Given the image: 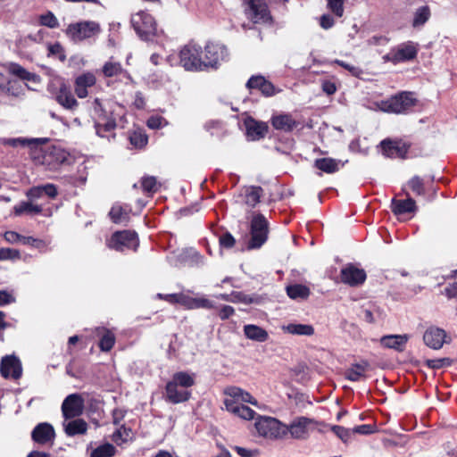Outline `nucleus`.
I'll use <instances>...</instances> for the list:
<instances>
[{
    "label": "nucleus",
    "instance_id": "nucleus-1",
    "mask_svg": "<svg viewBox=\"0 0 457 457\" xmlns=\"http://www.w3.org/2000/svg\"><path fill=\"white\" fill-rule=\"evenodd\" d=\"M30 154L36 164L44 165L51 170H56L64 163L69 156L62 148L50 145L36 146Z\"/></svg>",
    "mask_w": 457,
    "mask_h": 457
},
{
    "label": "nucleus",
    "instance_id": "nucleus-2",
    "mask_svg": "<svg viewBox=\"0 0 457 457\" xmlns=\"http://www.w3.org/2000/svg\"><path fill=\"white\" fill-rule=\"evenodd\" d=\"M101 26L98 22L95 21H81L69 24L64 33L70 41L78 44L96 38L101 33Z\"/></svg>",
    "mask_w": 457,
    "mask_h": 457
},
{
    "label": "nucleus",
    "instance_id": "nucleus-3",
    "mask_svg": "<svg viewBox=\"0 0 457 457\" xmlns=\"http://www.w3.org/2000/svg\"><path fill=\"white\" fill-rule=\"evenodd\" d=\"M316 421L307 417H296L289 424L283 423V438L288 436L293 439H307L312 431L315 429Z\"/></svg>",
    "mask_w": 457,
    "mask_h": 457
},
{
    "label": "nucleus",
    "instance_id": "nucleus-4",
    "mask_svg": "<svg viewBox=\"0 0 457 457\" xmlns=\"http://www.w3.org/2000/svg\"><path fill=\"white\" fill-rule=\"evenodd\" d=\"M415 105V99L411 93L403 92L389 99L377 103L378 108L385 112L403 113Z\"/></svg>",
    "mask_w": 457,
    "mask_h": 457
},
{
    "label": "nucleus",
    "instance_id": "nucleus-5",
    "mask_svg": "<svg viewBox=\"0 0 457 457\" xmlns=\"http://www.w3.org/2000/svg\"><path fill=\"white\" fill-rule=\"evenodd\" d=\"M224 395L223 403L226 411L229 413L231 409H237L245 403H250L254 406L258 405L257 400L250 393L237 386L226 387L224 389Z\"/></svg>",
    "mask_w": 457,
    "mask_h": 457
},
{
    "label": "nucleus",
    "instance_id": "nucleus-6",
    "mask_svg": "<svg viewBox=\"0 0 457 457\" xmlns=\"http://www.w3.org/2000/svg\"><path fill=\"white\" fill-rule=\"evenodd\" d=\"M179 62L187 71H203V50L198 45L189 43L180 50Z\"/></svg>",
    "mask_w": 457,
    "mask_h": 457
},
{
    "label": "nucleus",
    "instance_id": "nucleus-7",
    "mask_svg": "<svg viewBox=\"0 0 457 457\" xmlns=\"http://www.w3.org/2000/svg\"><path fill=\"white\" fill-rule=\"evenodd\" d=\"M254 427L258 434L263 437L270 439L283 438V423L275 418L259 416L256 418Z\"/></svg>",
    "mask_w": 457,
    "mask_h": 457
},
{
    "label": "nucleus",
    "instance_id": "nucleus-8",
    "mask_svg": "<svg viewBox=\"0 0 457 457\" xmlns=\"http://www.w3.org/2000/svg\"><path fill=\"white\" fill-rule=\"evenodd\" d=\"M419 46L412 41H407L400 44L396 47L383 56L385 62H390L395 64L411 61L417 56Z\"/></svg>",
    "mask_w": 457,
    "mask_h": 457
},
{
    "label": "nucleus",
    "instance_id": "nucleus-9",
    "mask_svg": "<svg viewBox=\"0 0 457 457\" xmlns=\"http://www.w3.org/2000/svg\"><path fill=\"white\" fill-rule=\"evenodd\" d=\"M131 24L137 34L144 40H148L156 31L154 17L145 12L135 13L131 17Z\"/></svg>",
    "mask_w": 457,
    "mask_h": 457
},
{
    "label": "nucleus",
    "instance_id": "nucleus-10",
    "mask_svg": "<svg viewBox=\"0 0 457 457\" xmlns=\"http://www.w3.org/2000/svg\"><path fill=\"white\" fill-rule=\"evenodd\" d=\"M269 224L262 214L253 216L251 222V240L248 247L250 249L261 247L267 240Z\"/></svg>",
    "mask_w": 457,
    "mask_h": 457
},
{
    "label": "nucleus",
    "instance_id": "nucleus-11",
    "mask_svg": "<svg viewBox=\"0 0 457 457\" xmlns=\"http://www.w3.org/2000/svg\"><path fill=\"white\" fill-rule=\"evenodd\" d=\"M107 245L109 248L119 252H124L126 250L136 251L139 242L135 232L123 230L115 232L108 241Z\"/></svg>",
    "mask_w": 457,
    "mask_h": 457
},
{
    "label": "nucleus",
    "instance_id": "nucleus-12",
    "mask_svg": "<svg viewBox=\"0 0 457 457\" xmlns=\"http://www.w3.org/2000/svg\"><path fill=\"white\" fill-rule=\"evenodd\" d=\"M228 57V50L224 45L209 42L203 51L204 70L216 68L220 62Z\"/></svg>",
    "mask_w": 457,
    "mask_h": 457
},
{
    "label": "nucleus",
    "instance_id": "nucleus-13",
    "mask_svg": "<svg viewBox=\"0 0 457 457\" xmlns=\"http://www.w3.org/2000/svg\"><path fill=\"white\" fill-rule=\"evenodd\" d=\"M382 154L388 158H407L411 144L403 139L386 138L380 142Z\"/></svg>",
    "mask_w": 457,
    "mask_h": 457
},
{
    "label": "nucleus",
    "instance_id": "nucleus-14",
    "mask_svg": "<svg viewBox=\"0 0 457 457\" xmlns=\"http://www.w3.org/2000/svg\"><path fill=\"white\" fill-rule=\"evenodd\" d=\"M114 109H110V115L107 114L106 110H102L96 121L95 128L96 134L101 137L110 139L114 137V129H116V119L113 117Z\"/></svg>",
    "mask_w": 457,
    "mask_h": 457
},
{
    "label": "nucleus",
    "instance_id": "nucleus-15",
    "mask_svg": "<svg viewBox=\"0 0 457 457\" xmlns=\"http://www.w3.org/2000/svg\"><path fill=\"white\" fill-rule=\"evenodd\" d=\"M84 398L79 394H71L66 396L62 403V413L64 420H71L80 416L84 410Z\"/></svg>",
    "mask_w": 457,
    "mask_h": 457
},
{
    "label": "nucleus",
    "instance_id": "nucleus-16",
    "mask_svg": "<svg viewBox=\"0 0 457 457\" xmlns=\"http://www.w3.org/2000/svg\"><path fill=\"white\" fill-rule=\"evenodd\" d=\"M53 87H55L54 98L56 102L67 110H74L79 103L72 95L70 87L62 80L59 79Z\"/></svg>",
    "mask_w": 457,
    "mask_h": 457
},
{
    "label": "nucleus",
    "instance_id": "nucleus-17",
    "mask_svg": "<svg viewBox=\"0 0 457 457\" xmlns=\"http://www.w3.org/2000/svg\"><path fill=\"white\" fill-rule=\"evenodd\" d=\"M249 5L246 12L248 18L254 23H270L271 16L263 0H245Z\"/></svg>",
    "mask_w": 457,
    "mask_h": 457
},
{
    "label": "nucleus",
    "instance_id": "nucleus-18",
    "mask_svg": "<svg viewBox=\"0 0 457 457\" xmlns=\"http://www.w3.org/2000/svg\"><path fill=\"white\" fill-rule=\"evenodd\" d=\"M366 272L364 270L357 266L348 263L344 266L340 271L341 282L350 287H358L362 285L366 280Z\"/></svg>",
    "mask_w": 457,
    "mask_h": 457
},
{
    "label": "nucleus",
    "instance_id": "nucleus-19",
    "mask_svg": "<svg viewBox=\"0 0 457 457\" xmlns=\"http://www.w3.org/2000/svg\"><path fill=\"white\" fill-rule=\"evenodd\" d=\"M0 372L4 378H20L22 374V368L20 360L13 355L3 357L0 364Z\"/></svg>",
    "mask_w": 457,
    "mask_h": 457
},
{
    "label": "nucleus",
    "instance_id": "nucleus-20",
    "mask_svg": "<svg viewBox=\"0 0 457 457\" xmlns=\"http://www.w3.org/2000/svg\"><path fill=\"white\" fill-rule=\"evenodd\" d=\"M31 438L38 445H53L55 438L54 427L47 422L37 424L31 432Z\"/></svg>",
    "mask_w": 457,
    "mask_h": 457
},
{
    "label": "nucleus",
    "instance_id": "nucleus-21",
    "mask_svg": "<svg viewBox=\"0 0 457 457\" xmlns=\"http://www.w3.org/2000/svg\"><path fill=\"white\" fill-rule=\"evenodd\" d=\"M446 338V332L437 327L428 328L423 336V340L428 347L438 350L443 347Z\"/></svg>",
    "mask_w": 457,
    "mask_h": 457
},
{
    "label": "nucleus",
    "instance_id": "nucleus-22",
    "mask_svg": "<svg viewBox=\"0 0 457 457\" xmlns=\"http://www.w3.org/2000/svg\"><path fill=\"white\" fill-rule=\"evenodd\" d=\"M270 123L275 129L284 132H291L299 125L290 113L275 114L271 117Z\"/></svg>",
    "mask_w": 457,
    "mask_h": 457
},
{
    "label": "nucleus",
    "instance_id": "nucleus-23",
    "mask_svg": "<svg viewBox=\"0 0 457 457\" xmlns=\"http://www.w3.org/2000/svg\"><path fill=\"white\" fill-rule=\"evenodd\" d=\"M96 78L92 72H85L76 78L74 83L75 94L79 98H86L88 95L87 88L93 87Z\"/></svg>",
    "mask_w": 457,
    "mask_h": 457
},
{
    "label": "nucleus",
    "instance_id": "nucleus-24",
    "mask_svg": "<svg viewBox=\"0 0 457 457\" xmlns=\"http://www.w3.org/2000/svg\"><path fill=\"white\" fill-rule=\"evenodd\" d=\"M165 391L167 401L175 404L184 403L187 401L191 396L189 390L182 388L170 381L166 385Z\"/></svg>",
    "mask_w": 457,
    "mask_h": 457
},
{
    "label": "nucleus",
    "instance_id": "nucleus-25",
    "mask_svg": "<svg viewBox=\"0 0 457 457\" xmlns=\"http://www.w3.org/2000/svg\"><path fill=\"white\" fill-rule=\"evenodd\" d=\"M62 427L68 436H75L87 433L88 425L83 419L64 420Z\"/></svg>",
    "mask_w": 457,
    "mask_h": 457
},
{
    "label": "nucleus",
    "instance_id": "nucleus-26",
    "mask_svg": "<svg viewBox=\"0 0 457 457\" xmlns=\"http://www.w3.org/2000/svg\"><path fill=\"white\" fill-rule=\"evenodd\" d=\"M391 210L395 215L399 216L415 212L417 206L415 201L411 197L403 200L394 198L391 202Z\"/></svg>",
    "mask_w": 457,
    "mask_h": 457
},
{
    "label": "nucleus",
    "instance_id": "nucleus-27",
    "mask_svg": "<svg viewBox=\"0 0 457 457\" xmlns=\"http://www.w3.org/2000/svg\"><path fill=\"white\" fill-rule=\"evenodd\" d=\"M409 340L408 335H387L380 339L381 345L386 348L394 349L399 352L403 351Z\"/></svg>",
    "mask_w": 457,
    "mask_h": 457
},
{
    "label": "nucleus",
    "instance_id": "nucleus-28",
    "mask_svg": "<svg viewBox=\"0 0 457 457\" xmlns=\"http://www.w3.org/2000/svg\"><path fill=\"white\" fill-rule=\"evenodd\" d=\"M247 136L253 140H257L265 136L268 131V126L264 122H259L253 119L245 120Z\"/></svg>",
    "mask_w": 457,
    "mask_h": 457
},
{
    "label": "nucleus",
    "instance_id": "nucleus-29",
    "mask_svg": "<svg viewBox=\"0 0 457 457\" xmlns=\"http://www.w3.org/2000/svg\"><path fill=\"white\" fill-rule=\"evenodd\" d=\"M369 364L367 362L362 363H355L353 364L350 368H348L345 372V377L346 379L353 382L361 381L365 379L366 371L368 370Z\"/></svg>",
    "mask_w": 457,
    "mask_h": 457
},
{
    "label": "nucleus",
    "instance_id": "nucleus-30",
    "mask_svg": "<svg viewBox=\"0 0 457 457\" xmlns=\"http://www.w3.org/2000/svg\"><path fill=\"white\" fill-rule=\"evenodd\" d=\"M262 194V188L261 187L251 186L244 188L241 196L246 205L254 207L260 202Z\"/></svg>",
    "mask_w": 457,
    "mask_h": 457
},
{
    "label": "nucleus",
    "instance_id": "nucleus-31",
    "mask_svg": "<svg viewBox=\"0 0 457 457\" xmlns=\"http://www.w3.org/2000/svg\"><path fill=\"white\" fill-rule=\"evenodd\" d=\"M282 330L286 333L296 336H312L314 328L310 324L289 323L282 326Z\"/></svg>",
    "mask_w": 457,
    "mask_h": 457
},
{
    "label": "nucleus",
    "instance_id": "nucleus-32",
    "mask_svg": "<svg viewBox=\"0 0 457 457\" xmlns=\"http://www.w3.org/2000/svg\"><path fill=\"white\" fill-rule=\"evenodd\" d=\"M244 333L248 339L260 343L265 342L269 337V334L265 329L253 324L245 325L244 327Z\"/></svg>",
    "mask_w": 457,
    "mask_h": 457
},
{
    "label": "nucleus",
    "instance_id": "nucleus-33",
    "mask_svg": "<svg viewBox=\"0 0 457 457\" xmlns=\"http://www.w3.org/2000/svg\"><path fill=\"white\" fill-rule=\"evenodd\" d=\"M129 212L130 209L128 207H123L119 204H115L112 205L109 215L112 220L115 223H126L129 220Z\"/></svg>",
    "mask_w": 457,
    "mask_h": 457
},
{
    "label": "nucleus",
    "instance_id": "nucleus-34",
    "mask_svg": "<svg viewBox=\"0 0 457 457\" xmlns=\"http://www.w3.org/2000/svg\"><path fill=\"white\" fill-rule=\"evenodd\" d=\"M8 71L22 80L37 82L38 76L29 72L18 63L12 62L8 65Z\"/></svg>",
    "mask_w": 457,
    "mask_h": 457
},
{
    "label": "nucleus",
    "instance_id": "nucleus-35",
    "mask_svg": "<svg viewBox=\"0 0 457 457\" xmlns=\"http://www.w3.org/2000/svg\"><path fill=\"white\" fill-rule=\"evenodd\" d=\"M170 382L188 390L195 385V375L184 371L176 372Z\"/></svg>",
    "mask_w": 457,
    "mask_h": 457
},
{
    "label": "nucleus",
    "instance_id": "nucleus-36",
    "mask_svg": "<svg viewBox=\"0 0 457 457\" xmlns=\"http://www.w3.org/2000/svg\"><path fill=\"white\" fill-rule=\"evenodd\" d=\"M14 214L21 216L22 214H38L42 212V207L32 202H21L13 207Z\"/></svg>",
    "mask_w": 457,
    "mask_h": 457
},
{
    "label": "nucleus",
    "instance_id": "nucleus-37",
    "mask_svg": "<svg viewBox=\"0 0 457 457\" xmlns=\"http://www.w3.org/2000/svg\"><path fill=\"white\" fill-rule=\"evenodd\" d=\"M287 295L294 300L307 299L310 295V289L306 286L301 284H295L287 287Z\"/></svg>",
    "mask_w": 457,
    "mask_h": 457
},
{
    "label": "nucleus",
    "instance_id": "nucleus-38",
    "mask_svg": "<svg viewBox=\"0 0 457 457\" xmlns=\"http://www.w3.org/2000/svg\"><path fill=\"white\" fill-rule=\"evenodd\" d=\"M97 332L101 335V339L99 342V347L104 352L110 351L115 343V336L114 334L105 328H97Z\"/></svg>",
    "mask_w": 457,
    "mask_h": 457
},
{
    "label": "nucleus",
    "instance_id": "nucleus-39",
    "mask_svg": "<svg viewBox=\"0 0 457 457\" xmlns=\"http://www.w3.org/2000/svg\"><path fill=\"white\" fill-rule=\"evenodd\" d=\"M315 167L326 173H334L339 169V161L332 158H320L315 161Z\"/></svg>",
    "mask_w": 457,
    "mask_h": 457
},
{
    "label": "nucleus",
    "instance_id": "nucleus-40",
    "mask_svg": "<svg viewBox=\"0 0 457 457\" xmlns=\"http://www.w3.org/2000/svg\"><path fill=\"white\" fill-rule=\"evenodd\" d=\"M116 452V447L113 445L106 443L93 449L90 457H112Z\"/></svg>",
    "mask_w": 457,
    "mask_h": 457
},
{
    "label": "nucleus",
    "instance_id": "nucleus-41",
    "mask_svg": "<svg viewBox=\"0 0 457 457\" xmlns=\"http://www.w3.org/2000/svg\"><path fill=\"white\" fill-rule=\"evenodd\" d=\"M430 17V10L428 6H421L418 8L414 13L412 26L414 28L423 26Z\"/></svg>",
    "mask_w": 457,
    "mask_h": 457
},
{
    "label": "nucleus",
    "instance_id": "nucleus-42",
    "mask_svg": "<svg viewBox=\"0 0 457 457\" xmlns=\"http://www.w3.org/2000/svg\"><path fill=\"white\" fill-rule=\"evenodd\" d=\"M231 303L251 304L260 303V299L258 296L255 295H248L244 294L243 292L234 291L231 293Z\"/></svg>",
    "mask_w": 457,
    "mask_h": 457
},
{
    "label": "nucleus",
    "instance_id": "nucleus-43",
    "mask_svg": "<svg viewBox=\"0 0 457 457\" xmlns=\"http://www.w3.org/2000/svg\"><path fill=\"white\" fill-rule=\"evenodd\" d=\"M230 413L244 420H252L256 415V412L245 404L240 405L237 409H231Z\"/></svg>",
    "mask_w": 457,
    "mask_h": 457
},
{
    "label": "nucleus",
    "instance_id": "nucleus-44",
    "mask_svg": "<svg viewBox=\"0 0 457 457\" xmlns=\"http://www.w3.org/2000/svg\"><path fill=\"white\" fill-rule=\"evenodd\" d=\"M124 72L120 62L109 61L103 66V73L105 77H114Z\"/></svg>",
    "mask_w": 457,
    "mask_h": 457
},
{
    "label": "nucleus",
    "instance_id": "nucleus-45",
    "mask_svg": "<svg viewBox=\"0 0 457 457\" xmlns=\"http://www.w3.org/2000/svg\"><path fill=\"white\" fill-rule=\"evenodd\" d=\"M141 187L143 191L147 194H154L159 189V183L155 177L145 176L141 179Z\"/></svg>",
    "mask_w": 457,
    "mask_h": 457
},
{
    "label": "nucleus",
    "instance_id": "nucleus-46",
    "mask_svg": "<svg viewBox=\"0 0 457 457\" xmlns=\"http://www.w3.org/2000/svg\"><path fill=\"white\" fill-rule=\"evenodd\" d=\"M346 0H327L328 9L337 17L341 18L345 12V3Z\"/></svg>",
    "mask_w": 457,
    "mask_h": 457
},
{
    "label": "nucleus",
    "instance_id": "nucleus-47",
    "mask_svg": "<svg viewBox=\"0 0 457 457\" xmlns=\"http://www.w3.org/2000/svg\"><path fill=\"white\" fill-rule=\"evenodd\" d=\"M39 23L40 25L50 29H55L59 27V21L52 12H47L46 13L40 15Z\"/></svg>",
    "mask_w": 457,
    "mask_h": 457
},
{
    "label": "nucleus",
    "instance_id": "nucleus-48",
    "mask_svg": "<svg viewBox=\"0 0 457 457\" xmlns=\"http://www.w3.org/2000/svg\"><path fill=\"white\" fill-rule=\"evenodd\" d=\"M47 49H48L49 56L54 55V56H57L60 61H62V62L65 61L66 54H65L62 46L59 42H56L54 44H49L47 46Z\"/></svg>",
    "mask_w": 457,
    "mask_h": 457
},
{
    "label": "nucleus",
    "instance_id": "nucleus-49",
    "mask_svg": "<svg viewBox=\"0 0 457 457\" xmlns=\"http://www.w3.org/2000/svg\"><path fill=\"white\" fill-rule=\"evenodd\" d=\"M411 189L417 195H421L425 193L424 183L421 178L414 176L408 182Z\"/></svg>",
    "mask_w": 457,
    "mask_h": 457
},
{
    "label": "nucleus",
    "instance_id": "nucleus-50",
    "mask_svg": "<svg viewBox=\"0 0 457 457\" xmlns=\"http://www.w3.org/2000/svg\"><path fill=\"white\" fill-rule=\"evenodd\" d=\"M129 140L136 147H142L147 144V136L141 131H134L131 133Z\"/></svg>",
    "mask_w": 457,
    "mask_h": 457
},
{
    "label": "nucleus",
    "instance_id": "nucleus-51",
    "mask_svg": "<svg viewBox=\"0 0 457 457\" xmlns=\"http://www.w3.org/2000/svg\"><path fill=\"white\" fill-rule=\"evenodd\" d=\"M179 303L189 310L196 309V297L181 293Z\"/></svg>",
    "mask_w": 457,
    "mask_h": 457
},
{
    "label": "nucleus",
    "instance_id": "nucleus-52",
    "mask_svg": "<svg viewBox=\"0 0 457 457\" xmlns=\"http://www.w3.org/2000/svg\"><path fill=\"white\" fill-rule=\"evenodd\" d=\"M334 62L348 71L353 76L359 77L362 73V71L359 67L346 62L335 60Z\"/></svg>",
    "mask_w": 457,
    "mask_h": 457
},
{
    "label": "nucleus",
    "instance_id": "nucleus-53",
    "mask_svg": "<svg viewBox=\"0 0 457 457\" xmlns=\"http://www.w3.org/2000/svg\"><path fill=\"white\" fill-rule=\"evenodd\" d=\"M129 433L130 429H127L126 428L121 427L113 433L112 440L116 443H119L120 440L121 441V443H124L128 440Z\"/></svg>",
    "mask_w": 457,
    "mask_h": 457
},
{
    "label": "nucleus",
    "instance_id": "nucleus-54",
    "mask_svg": "<svg viewBox=\"0 0 457 457\" xmlns=\"http://www.w3.org/2000/svg\"><path fill=\"white\" fill-rule=\"evenodd\" d=\"M331 430L344 442L350 438L351 432L349 429L341 426H333Z\"/></svg>",
    "mask_w": 457,
    "mask_h": 457
},
{
    "label": "nucleus",
    "instance_id": "nucleus-55",
    "mask_svg": "<svg viewBox=\"0 0 457 457\" xmlns=\"http://www.w3.org/2000/svg\"><path fill=\"white\" fill-rule=\"evenodd\" d=\"M20 257L18 250L12 248H0V260L16 259Z\"/></svg>",
    "mask_w": 457,
    "mask_h": 457
},
{
    "label": "nucleus",
    "instance_id": "nucleus-56",
    "mask_svg": "<svg viewBox=\"0 0 457 457\" xmlns=\"http://www.w3.org/2000/svg\"><path fill=\"white\" fill-rule=\"evenodd\" d=\"M165 124V120L160 116H153L147 120V126L153 129H160L163 127Z\"/></svg>",
    "mask_w": 457,
    "mask_h": 457
},
{
    "label": "nucleus",
    "instance_id": "nucleus-57",
    "mask_svg": "<svg viewBox=\"0 0 457 457\" xmlns=\"http://www.w3.org/2000/svg\"><path fill=\"white\" fill-rule=\"evenodd\" d=\"M426 364L431 369H440L445 365H449L450 360L447 358L427 360Z\"/></svg>",
    "mask_w": 457,
    "mask_h": 457
},
{
    "label": "nucleus",
    "instance_id": "nucleus-58",
    "mask_svg": "<svg viewBox=\"0 0 457 457\" xmlns=\"http://www.w3.org/2000/svg\"><path fill=\"white\" fill-rule=\"evenodd\" d=\"M21 243L22 245H33L37 248H41L45 246L44 241L40 239L34 238L32 237H23L21 236Z\"/></svg>",
    "mask_w": 457,
    "mask_h": 457
},
{
    "label": "nucleus",
    "instance_id": "nucleus-59",
    "mask_svg": "<svg viewBox=\"0 0 457 457\" xmlns=\"http://www.w3.org/2000/svg\"><path fill=\"white\" fill-rule=\"evenodd\" d=\"M200 308L211 310L215 308V303L206 297H196V309Z\"/></svg>",
    "mask_w": 457,
    "mask_h": 457
},
{
    "label": "nucleus",
    "instance_id": "nucleus-60",
    "mask_svg": "<svg viewBox=\"0 0 457 457\" xmlns=\"http://www.w3.org/2000/svg\"><path fill=\"white\" fill-rule=\"evenodd\" d=\"M262 93L266 96H274L276 93L279 92V90H276L273 84L265 79H263L262 89Z\"/></svg>",
    "mask_w": 457,
    "mask_h": 457
},
{
    "label": "nucleus",
    "instance_id": "nucleus-61",
    "mask_svg": "<svg viewBox=\"0 0 457 457\" xmlns=\"http://www.w3.org/2000/svg\"><path fill=\"white\" fill-rule=\"evenodd\" d=\"M41 188L44 195H47L51 199H54L58 195L57 187L54 184H46L41 186Z\"/></svg>",
    "mask_w": 457,
    "mask_h": 457
},
{
    "label": "nucleus",
    "instance_id": "nucleus-62",
    "mask_svg": "<svg viewBox=\"0 0 457 457\" xmlns=\"http://www.w3.org/2000/svg\"><path fill=\"white\" fill-rule=\"evenodd\" d=\"M220 244L222 247L231 248L235 245V238L229 233H225L220 237Z\"/></svg>",
    "mask_w": 457,
    "mask_h": 457
},
{
    "label": "nucleus",
    "instance_id": "nucleus-63",
    "mask_svg": "<svg viewBox=\"0 0 457 457\" xmlns=\"http://www.w3.org/2000/svg\"><path fill=\"white\" fill-rule=\"evenodd\" d=\"M335 24L333 17L329 14H323L320 19V25L324 29L332 28Z\"/></svg>",
    "mask_w": 457,
    "mask_h": 457
},
{
    "label": "nucleus",
    "instance_id": "nucleus-64",
    "mask_svg": "<svg viewBox=\"0 0 457 457\" xmlns=\"http://www.w3.org/2000/svg\"><path fill=\"white\" fill-rule=\"evenodd\" d=\"M445 295L450 299L457 297V282L449 283L445 287Z\"/></svg>",
    "mask_w": 457,
    "mask_h": 457
}]
</instances>
